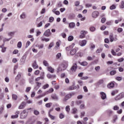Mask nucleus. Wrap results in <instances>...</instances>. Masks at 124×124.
<instances>
[{
    "label": "nucleus",
    "mask_w": 124,
    "mask_h": 124,
    "mask_svg": "<svg viewBox=\"0 0 124 124\" xmlns=\"http://www.w3.org/2000/svg\"><path fill=\"white\" fill-rule=\"evenodd\" d=\"M36 86L34 87V90L35 91H37V90H38V89H39L41 86V83L40 82H36Z\"/></svg>",
    "instance_id": "obj_13"
},
{
    "label": "nucleus",
    "mask_w": 124,
    "mask_h": 124,
    "mask_svg": "<svg viewBox=\"0 0 124 124\" xmlns=\"http://www.w3.org/2000/svg\"><path fill=\"white\" fill-rule=\"evenodd\" d=\"M111 53L113 56H117V53H116V52H115L113 49L111 50Z\"/></svg>",
    "instance_id": "obj_56"
},
{
    "label": "nucleus",
    "mask_w": 124,
    "mask_h": 124,
    "mask_svg": "<svg viewBox=\"0 0 124 124\" xmlns=\"http://www.w3.org/2000/svg\"><path fill=\"white\" fill-rule=\"evenodd\" d=\"M34 80V77L33 76H31L30 78H29V83L30 84H33V81Z\"/></svg>",
    "instance_id": "obj_21"
},
{
    "label": "nucleus",
    "mask_w": 124,
    "mask_h": 124,
    "mask_svg": "<svg viewBox=\"0 0 124 124\" xmlns=\"http://www.w3.org/2000/svg\"><path fill=\"white\" fill-rule=\"evenodd\" d=\"M77 50H78V47L72 48L70 52V55H71V56H74V55H75V54H76V53L77 52Z\"/></svg>",
    "instance_id": "obj_5"
},
{
    "label": "nucleus",
    "mask_w": 124,
    "mask_h": 124,
    "mask_svg": "<svg viewBox=\"0 0 124 124\" xmlns=\"http://www.w3.org/2000/svg\"><path fill=\"white\" fill-rule=\"evenodd\" d=\"M92 6H93V5L91 3H87L85 4V7H87V8L92 7Z\"/></svg>",
    "instance_id": "obj_46"
},
{
    "label": "nucleus",
    "mask_w": 124,
    "mask_h": 124,
    "mask_svg": "<svg viewBox=\"0 0 124 124\" xmlns=\"http://www.w3.org/2000/svg\"><path fill=\"white\" fill-rule=\"evenodd\" d=\"M117 73V71L116 70H113L110 72V75L111 76L115 75Z\"/></svg>",
    "instance_id": "obj_43"
},
{
    "label": "nucleus",
    "mask_w": 124,
    "mask_h": 124,
    "mask_svg": "<svg viewBox=\"0 0 124 124\" xmlns=\"http://www.w3.org/2000/svg\"><path fill=\"white\" fill-rule=\"evenodd\" d=\"M36 47H37L38 49H43V48L44 47V45L42 44H37L36 45Z\"/></svg>",
    "instance_id": "obj_18"
},
{
    "label": "nucleus",
    "mask_w": 124,
    "mask_h": 124,
    "mask_svg": "<svg viewBox=\"0 0 124 124\" xmlns=\"http://www.w3.org/2000/svg\"><path fill=\"white\" fill-rule=\"evenodd\" d=\"M47 77L48 79H54L56 77V75H51L50 74L47 75Z\"/></svg>",
    "instance_id": "obj_17"
},
{
    "label": "nucleus",
    "mask_w": 124,
    "mask_h": 124,
    "mask_svg": "<svg viewBox=\"0 0 124 124\" xmlns=\"http://www.w3.org/2000/svg\"><path fill=\"white\" fill-rule=\"evenodd\" d=\"M32 67L35 69H36V68H38V65L36 63V61H34V63L32 64Z\"/></svg>",
    "instance_id": "obj_24"
},
{
    "label": "nucleus",
    "mask_w": 124,
    "mask_h": 124,
    "mask_svg": "<svg viewBox=\"0 0 124 124\" xmlns=\"http://www.w3.org/2000/svg\"><path fill=\"white\" fill-rule=\"evenodd\" d=\"M59 118H60V119H64V114H63L62 113H60L59 115Z\"/></svg>",
    "instance_id": "obj_47"
},
{
    "label": "nucleus",
    "mask_w": 124,
    "mask_h": 124,
    "mask_svg": "<svg viewBox=\"0 0 124 124\" xmlns=\"http://www.w3.org/2000/svg\"><path fill=\"white\" fill-rule=\"evenodd\" d=\"M76 86H75V85H73L71 86H70L68 88V90H69V91H72L73 90H76Z\"/></svg>",
    "instance_id": "obj_22"
},
{
    "label": "nucleus",
    "mask_w": 124,
    "mask_h": 124,
    "mask_svg": "<svg viewBox=\"0 0 124 124\" xmlns=\"http://www.w3.org/2000/svg\"><path fill=\"white\" fill-rule=\"evenodd\" d=\"M54 42H51L48 46V49H51V48L54 47Z\"/></svg>",
    "instance_id": "obj_32"
},
{
    "label": "nucleus",
    "mask_w": 124,
    "mask_h": 124,
    "mask_svg": "<svg viewBox=\"0 0 124 124\" xmlns=\"http://www.w3.org/2000/svg\"><path fill=\"white\" fill-rule=\"evenodd\" d=\"M33 114L35 115V116H38L39 115V111L37 110H34Z\"/></svg>",
    "instance_id": "obj_42"
},
{
    "label": "nucleus",
    "mask_w": 124,
    "mask_h": 124,
    "mask_svg": "<svg viewBox=\"0 0 124 124\" xmlns=\"http://www.w3.org/2000/svg\"><path fill=\"white\" fill-rule=\"evenodd\" d=\"M28 116V111L27 109H24L20 114V119H26Z\"/></svg>",
    "instance_id": "obj_1"
},
{
    "label": "nucleus",
    "mask_w": 124,
    "mask_h": 124,
    "mask_svg": "<svg viewBox=\"0 0 124 124\" xmlns=\"http://www.w3.org/2000/svg\"><path fill=\"white\" fill-rule=\"evenodd\" d=\"M109 39L110 42H113L114 41V37H113L112 35H110L109 36Z\"/></svg>",
    "instance_id": "obj_50"
},
{
    "label": "nucleus",
    "mask_w": 124,
    "mask_h": 124,
    "mask_svg": "<svg viewBox=\"0 0 124 124\" xmlns=\"http://www.w3.org/2000/svg\"><path fill=\"white\" fill-rule=\"evenodd\" d=\"M110 10H113V9H116V5H112L110 7Z\"/></svg>",
    "instance_id": "obj_53"
},
{
    "label": "nucleus",
    "mask_w": 124,
    "mask_h": 124,
    "mask_svg": "<svg viewBox=\"0 0 124 124\" xmlns=\"http://www.w3.org/2000/svg\"><path fill=\"white\" fill-rule=\"evenodd\" d=\"M98 15H99V13L96 11L93 12L92 13L93 18H97V17H98Z\"/></svg>",
    "instance_id": "obj_8"
},
{
    "label": "nucleus",
    "mask_w": 124,
    "mask_h": 124,
    "mask_svg": "<svg viewBox=\"0 0 124 124\" xmlns=\"http://www.w3.org/2000/svg\"><path fill=\"white\" fill-rule=\"evenodd\" d=\"M120 109V108L118 106H115L113 107V110L115 111H117V110H119Z\"/></svg>",
    "instance_id": "obj_52"
},
{
    "label": "nucleus",
    "mask_w": 124,
    "mask_h": 124,
    "mask_svg": "<svg viewBox=\"0 0 124 124\" xmlns=\"http://www.w3.org/2000/svg\"><path fill=\"white\" fill-rule=\"evenodd\" d=\"M115 86V84H114V83L111 82L110 83H109L108 85V87L109 89H111V88H114Z\"/></svg>",
    "instance_id": "obj_28"
},
{
    "label": "nucleus",
    "mask_w": 124,
    "mask_h": 124,
    "mask_svg": "<svg viewBox=\"0 0 124 124\" xmlns=\"http://www.w3.org/2000/svg\"><path fill=\"white\" fill-rule=\"evenodd\" d=\"M69 27L71 28H73L75 27V23L74 22H71L69 24Z\"/></svg>",
    "instance_id": "obj_29"
},
{
    "label": "nucleus",
    "mask_w": 124,
    "mask_h": 124,
    "mask_svg": "<svg viewBox=\"0 0 124 124\" xmlns=\"http://www.w3.org/2000/svg\"><path fill=\"white\" fill-rule=\"evenodd\" d=\"M73 39H74V37H73V36H72V35H70L68 37V41H72V40H73Z\"/></svg>",
    "instance_id": "obj_35"
},
{
    "label": "nucleus",
    "mask_w": 124,
    "mask_h": 124,
    "mask_svg": "<svg viewBox=\"0 0 124 124\" xmlns=\"http://www.w3.org/2000/svg\"><path fill=\"white\" fill-rule=\"evenodd\" d=\"M124 93L122 92L119 93L115 98V100H120L122 99V98H124Z\"/></svg>",
    "instance_id": "obj_3"
},
{
    "label": "nucleus",
    "mask_w": 124,
    "mask_h": 124,
    "mask_svg": "<svg viewBox=\"0 0 124 124\" xmlns=\"http://www.w3.org/2000/svg\"><path fill=\"white\" fill-rule=\"evenodd\" d=\"M72 97V94H67L64 97V98L63 99L62 101L63 102H66L69 99V98H71Z\"/></svg>",
    "instance_id": "obj_4"
},
{
    "label": "nucleus",
    "mask_w": 124,
    "mask_h": 124,
    "mask_svg": "<svg viewBox=\"0 0 124 124\" xmlns=\"http://www.w3.org/2000/svg\"><path fill=\"white\" fill-rule=\"evenodd\" d=\"M78 110L77 109V108H74L72 109V114H76V113H77Z\"/></svg>",
    "instance_id": "obj_34"
},
{
    "label": "nucleus",
    "mask_w": 124,
    "mask_h": 124,
    "mask_svg": "<svg viewBox=\"0 0 124 124\" xmlns=\"http://www.w3.org/2000/svg\"><path fill=\"white\" fill-rule=\"evenodd\" d=\"M54 21V18L52 16H51L49 18V23H53Z\"/></svg>",
    "instance_id": "obj_49"
},
{
    "label": "nucleus",
    "mask_w": 124,
    "mask_h": 124,
    "mask_svg": "<svg viewBox=\"0 0 124 124\" xmlns=\"http://www.w3.org/2000/svg\"><path fill=\"white\" fill-rule=\"evenodd\" d=\"M51 98L54 100H59V97H58V95L56 93H53L51 95Z\"/></svg>",
    "instance_id": "obj_14"
},
{
    "label": "nucleus",
    "mask_w": 124,
    "mask_h": 124,
    "mask_svg": "<svg viewBox=\"0 0 124 124\" xmlns=\"http://www.w3.org/2000/svg\"><path fill=\"white\" fill-rule=\"evenodd\" d=\"M20 19H26V17L27 16L26 15V13L23 12L22 14L20 16Z\"/></svg>",
    "instance_id": "obj_23"
},
{
    "label": "nucleus",
    "mask_w": 124,
    "mask_h": 124,
    "mask_svg": "<svg viewBox=\"0 0 124 124\" xmlns=\"http://www.w3.org/2000/svg\"><path fill=\"white\" fill-rule=\"evenodd\" d=\"M26 102H22L20 104V105L18 106V109H24L25 107H26Z\"/></svg>",
    "instance_id": "obj_9"
},
{
    "label": "nucleus",
    "mask_w": 124,
    "mask_h": 124,
    "mask_svg": "<svg viewBox=\"0 0 124 124\" xmlns=\"http://www.w3.org/2000/svg\"><path fill=\"white\" fill-rule=\"evenodd\" d=\"M61 57H62V54L61 53H58L57 55H56V58L57 59H60V58H61Z\"/></svg>",
    "instance_id": "obj_60"
},
{
    "label": "nucleus",
    "mask_w": 124,
    "mask_h": 124,
    "mask_svg": "<svg viewBox=\"0 0 124 124\" xmlns=\"http://www.w3.org/2000/svg\"><path fill=\"white\" fill-rule=\"evenodd\" d=\"M75 44H73L72 45H71V46H68L66 48V49L67 50V51H70V50H72V49H73V47H74Z\"/></svg>",
    "instance_id": "obj_19"
},
{
    "label": "nucleus",
    "mask_w": 124,
    "mask_h": 124,
    "mask_svg": "<svg viewBox=\"0 0 124 124\" xmlns=\"http://www.w3.org/2000/svg\"><path fill=\"white\" fill-rule=\"evenodd\" d=\"M86 44H87V41H86L85 40L79 41V45L81 47H84V46H85Z\"/></svg>",
    "instance_id": "obj_10"
},
{
    "label": "nucleus",
    "mask_w": 124,
    "mask_h": 124,
    "mask_svg": "<svg viewBox=\"0 0 124 124\" xmlns=\"http://www.w3.org/2000/svg\"><path fill=\"white\" fill-rule=\"evenodd\" d=\"M78 57H80V58L83 57L84 53L83 52H78L77 54Z\"/></svg>",
    "instance_id": "obj_40"
},
{
    "label": "nucleus",
    "mask_w": 124,
    "mask_h": 124,
    "mask_svg": "<svg viewBox=\"0 0 124 124\" xmlns=\"http://www.w3.org/2000/svg\"><path fill=\"white\" fill-rule=\"evenodd\" d=\"M104 82V81L103 80V79H100L98 81L97 85H101V84H103Z\"/></svg>",
    "instance_id": "obj_48"
},
{
    "label": "nucleus",
    "mask_w": 124,
    "mask_h": 124,
    "mask_svg": "<svg viewBox=\"0 0 124 124\" xmlns=\"http://www.w3.org/2000/svg\"><path fill=\"white\" fill-rule=\"evenodd\" d=\"M41 40L42 41H45V42H49L50 41V39L48 38L41 37Z\"/></svg>",
    "instance_id": "obj_20"
},
{
    "label": "nucleus",
    "mask_w": 124,
    "mask_h": 124,
    "mask_svg": "<svg viewBox=\"0 0 124 124\" xmlns=\"http://www.w3.org/2000/svg\"><path fill=\"white\" fill-rule=\"evenodd\" d=\"M17 47L18 48H19L22 47V42H19L17 43Z\"/></svg>",
    "instance_id": "obj_45"
},
{
    "label": "nucleus",
    "mask_w": 124,
    "mask_h": 124,
    "mask_svg": "<svg viewBox=\"0 0 124 124\" xmlns=\"http://www.w3.org/2000/svg\"><path fill=\"white\" fill-rule=\"evenodd\" d=\"M45 106L46 108H50V107L52 106V103H46V104Z\"/></svg>",
    "instance_id": "obj_36"
},
{
    "label": "nucleus",
    "mask_w": 124,
    "mask_h": 124,
    "mask_svg": "<svg viewBox=\"0 0 124 124\" xmlns=\"http://www.w3.org/2000/svg\"><path fill=\"white\" fill-rule=\"evenodd\" d=\"M79 63L81 65H82L83 66H87V65H88V62H87L86 61H84L83 62H79Z\"/></svg>",
    "instance_id": "obj_27"
},
{
    "label": "nucleus",
    "mask_w": 124,
    "mask_h": 124,
    "mask_svg": "<svg viewBox=\"0 0 124 124\" xmlns=\"http://www.w3.org/2000/svg\"><path fill=\"white\" fill-rule=\"evenodd\" d=\"M65 68H66V67L65 66H64V64H62L58 69V72L60 71H62V70H64Z\"/></svg>",
    "instance_id": "obj_11"
},
{
    "label": "nucleus",
    "mask_w": 124,
    "mask_h": 124,
    "mask_svg": "<svg viewBox=\"0 0 124 124\" xmlns=\"http://www.w3.org/2000/svg\"><path fill=\"white\" fill-rule=\"evenodd\" d=\"M100 94L101 95V97L102 99H103V100H104V99H106L107 96L106 93H105L100 92Z\"/></svg>",
    "instance_id": "obj_12"
},
{
    "label": "nucleus",
    "mask_w": 124,
    "mask_h": 124,
    "mask_svg": "<svg viewBox=\"0 0 124 124\" xmlns=\"http://www.w3.org/2000/svg\"><path fill=\"white\" fill-rule=\"evenodd\" d=\"M48 116H49V118H50V119H51V120H55V117L54 116L51 115V114H48Z\"/></svg>",
    "instance_id": "obj_59"
},
{
    "label": "nucleus",
    "mask_w": 124,
    "mask_h": 124,
    "mask_svg": "<svg viewBox=\"0 0 124 124\" xmlns=\"http://www.w3.org/2000/svg\"><path fill=\"white\" fill-rule=\"evenodd\" d=\"M121 8H124V1H122L120 5Z\"/></svg>",
    "instance_id": "obj_57"
},
{
    "label": "nucleus",
    "mask_w": 124,
    "mask_h": 124,
    "mask_svg": "<svg viewBox=\"0 0 124 124\" xmlns=\"http://www.w3.org/2000/svg\"><path fill=\"white\" fill-rule=\"evenodd\" d=\"M54 92V89L53 88H50L47 92L46 93V94L48 93H53Z\"/></svg>",
    "instance_id": "obj_37"
},
{
    "label": "nucleus",
    "mask_w": 124,
    "mask_h": 124,
    "mask_svg": "<svg viewBox=\"0 0 124 124\" xmlns=\"http://www.w3.org/2000/svg\"><path fill=\"white\" fill-rule=\"evenodd\" d=\"M15 34V32L14 31L10 32L8 33V35H9V36H13V35H14Z\"/></svg>",
    "instance_id": "obj_44"
},
{
    "label": "nucleus",
    "mask_w": 124,
    "mask_h": 124,
    "mask_svg": "<svg viewBox=\"0 0 124 124\" xmlns=\"http://www.w3.org/2000/svg\"><path fill=\"white\" fill-rule=\"evenodd\" d=\"M12 98L14 100H16L18 99V96L15 94H13Z\"/></svg>",
    "instance_id": "obj_30"
},
{
    "label": "nucleus",
    "mask_w": 124,
    "mask_h": 124,
    "mask_svg": "<svg viewBox=\"0 0 124 124\" xmlns=\"http://www.w3.org/2000/svg\"><path fill=\"white\" fill-rule=\"evenodd\" d=\"M65 111L68 113H69V112H70V107L69 106H66Z\"/></svg>",
    "instance_id": "obj_31"
},
{
    "label": "nucleus",
    "mask_w": 124,
    "mask_h": 124,
    "mask_svg": "<svg viewBox=\"0 0 124 124\" xmlns=\"http://www.w3.org/2000/svg\"><path fill=\"white\" fill-rule=\"evenodd\" d=\"M77 63H74L73 64V65H72L71 68V70L72 72H76V70L77 69Z\"/></svg>",
    "instance_id": "obj_7"
},
{
    "label": "nucleus",
    "mask_w": 124,
    "mask_h": 124,
    "mask_svg": "<svg viewBox=\"0 0 124 124\" xmlns=\"http://www.w3.org/2000/svg\"><path fill=\"white\" fill-rule=\"evenodd\" d=\"M87 59L88 60V61H93V57H92L91 56H88L87 58Z\"/></svg>",
    "instance_id": "obj_64"
},
{
    "label": "nucleus",
    "mask_w": 124,
    "mask_h": 124,
    "mask_svg": "<svg viewBox=\"0 0 124 124\" xmlns=\"http://www.w3.org/2000/svg\"><path fill=\"white\" fill-rule=\"evenodd\" d=\"M87 33H88V31H80V34H82L85 36H86V34H87Z\"/></svg>",
    "instance_id": "obj_38"
},
{
    "label": "nucleus",
    "mask_w": 124,
    "mask_h": 124,
    "mask_svg": "<svg viewBox=\"0 0 124 124\" xmlns=\"http://www.w3.org/2000/svg\"><path fill=\"white\" fill-rule=\"evenodd\" d=\"M100 69V66H98L95 67V70L96 71H99Z\"/></svg>",
    "instance_id": "obj_62"
},
{
    "label": "nucleus",
    "mask_w": 124,
    "mask_h": 124,
    "mask_svg": "<svg viewBox=\"0 0 124 124\" xmlns=\"http://www.w3.org/2000/svg\"><path fill=\"white\" fill-rule=\"evenodd\" d=\"M20 114V111H17L16 112V115H12L11 116L12 119H17L18 117H19L18 114Z\"/></svg>",
    "instance_id": "obj_15"
},
{
    "label": "nucleus",
    "mask_w": 124,
    "mask_h": 124,
    "mask_svg": "<svg viewBox=\"0 0 124 124\" xmlns=\"http://www.w3.org/2000/svg\"><path fill=\"white\" fill-rule=\"evenodd\" d=\"M43 64L45 65V66H49V63L46 61L45 60L43 61Z\"/></svg>",
    "instance_id": "obj_39"
},
{
    "label": "nucleus",
    "mask_w": 124,
    "mask_h": 124,
    "mask_svg": "<svg viewBox=\"0 0 124 124\" xmlns=\"http://www.w3.org/2000/svg\"><path fill=\"white\" fill-rule=\"evenodd\" d=\"M89 30L90 31H95V27L93 26L90 27Z\"/></svg>",
    "instance_id": "obj_41"
},
{
    "label": "nucleus",
    "mask_w": 124,
    "mask_h": 124,
    "mask_svg": "<svg viewBox=\"0 0 124 124\" xmlns=\"http://www.w3.org/2000/svg\"><path fill=\"white\" fill-rule=\"evenodd\" d=\"M31 45V42L30 41H28L26 44L25 48H28V46H30Z\"/></svg>",
    "instance_id": "obj_51"
},
{
    "label": "nucleus",
    "mask_w": 124,
    "mask_h": 124,
    "mask_svg": "<svg viewBox=\"0 0 124 124\" xmlns=\"http://www.w3.org/2000/svg\"><path fill=\"white\" fill-rule=\"evenodd\" d=\"M117 120H118V116L114 115L113 117V120H112L113 124H115V123H116V122L117 121Z\"/></svg>",
    "instance_id": "obj_25"
},
{
    "label": "nucleus",
    "mask_w": 124,
    "mask_h": 124,
    "mask_svg": "<svg viewBox=\"0 0 124 124\" xmlns=\"http://www.w3.org/2000/svg\"><path fill=\"white\" fill-rule=\"evenodd\" d=\"M42 25H43V23L42 22V21H41L38 24L37 27L38 28H40V27H42Z\"/></svg>",
    "instance_id": "obj_55"
},
{
    "label": "nucleus",
    "mask_w": 124,
    "mask_h": 124,
    "mask_svg": "<svg viewBox=\"0 0 124 124\" xmlns=\"http://www.w3.org/2000/svg\"><path fill=\"white\" fill-rule=\"evenodd\" d=\"M27 56L26 55H23L22 59L20 60V64L23 65L26 62V59Z\"/></svg>",
    "instance_id": "obj_6"
},
{
    "label": "nucleus",
    "mask_w": 124,
    "mask_h": 124,
    "mask_svg": "<svg viewBox=\"0 0 124 124\" xmlns=\"http://www.w3.org/2000/svg\"><path fill=\"white\" fill-rule=\"evenodd\" d=\"M51 35L52 33L51 32V30H50V29L46 30L43 34V35L46 37H49V36H50Z\"/></svg>",
    "instance_id": "obj_2"
},
{
    "label": "nucleus",
    "mask_w": 124,
    "mask_h": 124,
    "mask_svg": "<svg viewBox=\"0 0 124 124\" xmlns=\"http://www.w3.org/2000/svg\"><path fill=\"white\" fill-rule=\"evenodd\" d=\"M116 79L117 80V81H122V80H123V78L121 77H117L116 78Z\"/></svg>",
    "instance_id": "obj_58"
},
{
    "label": "nucleus",
    "mask_w": 124,
    "mask_h": 124,
    "mask_svg": "<svg viewBox=\"0 0 124 124\" xmlns=\"http://www.w3.org/2000/svg\"><path fill=\"white\" fill-rule=\"evenodd\" d=\"M81 80H87V79H89V77H81L80 78Z\"/></svg>",
    "instance_id": "obj_61"
},
{
    "label": "nucleus",
    "mask_w": 124,
    "mask_h": 124,
    "mask_svg": "<svg viewBox=\"0 0 124 124\" xmlns=\"http://www.w3.org/2000/svg\"><path fill=\"white\" fill-rule=\"evenodd\" d=\"M124 58H121L118 59V62H124Z\"/></svg>",
    "instance_id": "obj_63"
},
{
    "label": "nucleus",
    "mask_w": 124,
    "mask_h": 124,
    "mask_svg": "<svg viewBox=\"0 0 124 124\" xmlns=\"http://www.w3.org/2000/svg\"><path fill=\"white\" fill-rule=\"evenodd\" d=\"M47 88H49V84H46L43 86V89L46 90V89H47Z\"/></svg>",
    "instance_id": "obj_54"
},
{
    "label": "nucleus",
    "mask_w": 124,
    "mask_h": 124,
    "mask_svg": "<svg viewBox=\"0 0 124 124\" xmlns=\"http://www.w3.org/2000/svg\"><path fill=\"white\" fill-rule=\"evenodd\" d=\"M47 70L48 71H49V72H50L51 73H54V69L53 68H52V67L50 66V67H48L47 68Z\"/></svg>",
    "instance_id": "obj_26"
},
{
    "label": "nucleus",
    "mask_w": 124,
    "mask_h": 124,
    "mask_svg": "<svg viewBox=\"0 0 124 124\" xmlns=\"http://www.w3.org/2000/svg\"><path fill=\"white\" fill-rule=\"evenodd\" d=\"M20 78H21V73H18L15 78L16 82H19V80H20Z\"/></svg>",
    "instance_id": "obj_16"
},
{
    "label": "nucleus",
    "mask_w": 124,
    "mask_h": 124,
    "mask_svg": "<svg viewBox=\"0 0 124 124\" xmlns=\"http://www.w3.org/2000/svg\"><path fill=\"white\" fill-rule=\"evenodd\" d=\"M10 39H11V38H4L3 39V42L4 44V43H5V42H8V41H9L10 40Z\"/></svg>",
    "instance_id": "obj_33"
}]
</instances>
